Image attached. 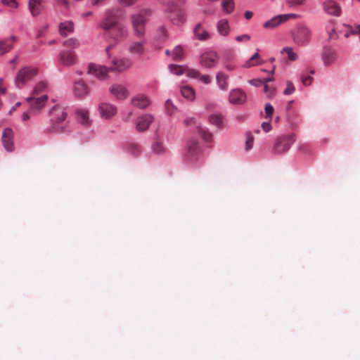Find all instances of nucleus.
Segmentation results:
<instances>
[{"label": "nucleus", "mask_w": 360, "mask_h": 360, "mask_svg": "<svg viewBox=\"0 0 360 360\" xmlns=\"http://www.w3.org/2000/svg\"><path fill=\"white\" fill-rule=\"evenodd\" d=\"M152 13L151 9L145 8L131 15V22L135 36L139 37L144 36L146 25L148 18L151 16Z\"/></svg>", "instance_id": "nucleus-1"}, {"label": "nucleus", "mask_w": 360, "mask_h": 360, "mask_svg": "<svg viewBox=\"0 0 360 360\" xmlns=\"http://www.w3.org/2000/svg\"><path fill=\"white\" fill-rule=\"evenodd\" d=\"M37 74V69L32 66H26L19 70L15 77L16 88L22 89Z\"/></svg>", "instance_id": "nucleus-2"}, {"label": "nucleus", "mask_w": 360, "mask_h": 360, "mask_svg": "<svg viewBox=\"0 0 360 360\" xmlns=\"http://www.w3.org/2000/svg\"><path fill=\"white\" fill-rule=\"evenodd\" d=\"M295 141L293 134H282L277 137L272 151L275 154H283L287 152Z\"/></svg>", "instance_id": "nucleus-3"}, {"label": "nucleus", "mask_w": 360, "mask_h": 360, "mask_svg": "<svg viewBox=\"0 0 360 360\" xmlns=\"http://www.w3.org/2000/svg\"><path fill=\"white\" fill-rule=\"evenodd\" d=\"M292 35L295 44L300 46H307L311 40V31L309 27L301 25L297 27L293 30Z\"/></svg>", "instance_id": "nucleus-4"}, {"label": "nucleus", "mask_w": 360, "mask_h": 360, "mask_svg": "<svg viewBox=\"0 0 360 360\" xmlns=\"http://www.w3.org/2000/svg\"><path fill=\"white\" fill-rule=\"evenodd\" d=\"M165 12L168 13V18L174 25L183 24L186 20L185 11L173 2L168 4L167 7L165 8Z\"/></svg>", "instance_id": "nucleus-5"}, {"label": "nucleus", "mask_w": 360, "mask_h": 360, "mask_svg": "<svg viewBox=\"0 0 360 360\" xmlns=\"http://www.w3.org/2000/svg\"><path fill=\"white\" fill-rule=\"evenodd\" d=\"M219 56L212 50L205 51L199 58L200 65L207 69L214 68L219 63Z\"/></svg>", "instance_id": "nucleus-6"}, {"label": "nucleus", "mask_w": 360, "mask_h": 360, "mask_svg": "<svg viewBox=\"0 0 360 360\" xmlns=\"http://www.w3.org/2000/svg\"><path fill=\"white\" fill-rule=\"evenodd\" d=\"M48 99L49 96L46 94L38 98H35L34 96L25 98V101L29 104V110L33 114L39 112L40 110L45 107Z\"/></svg>", "instance_id": "nucleus-7"}, {"label": "nucleus", "mask_w": 360, "mask_h": 360, "mask_svg": "<svg viewBox=\"0 0 360 360\" xmlns=\"http://www.w3.org/2000/svg\"><path fill=\"white\" fill-rule=\"evenodd\" d=\"M51 122L53 124H60L63 122L68 115L65 108L60 105H56L49 110Z\"/></svg>", "instance_id": "nucleus-8"}, {"label": "nucleus", "mask_w": 360, "mask_h": 360, "mask_svg": "<svg viewBox=\"0 0 360 360\" xmlns=\"http://www.w3.org/2000/svg\"><path fill=\"white\" fill-rule=\"evenodd\" d=\"M98 110L100 116L105 120L112 118L117 112L116 105L108 102H101L99 103Z\"/></svg>", "instance_id": "nucleus-9"}, {"label": "nucleus", "mask_w": 360, "mask_h": 360, "mask_svg": "<svg viewBox=\"0 0 360 360\" xmlns=\"http://www.w3.org/2000/svg\"><path fill=\"white\" fill-rule=\"evenodd\" d=\"M110 70V68L104 65H101L95 63H91L89 65L87 73L92 75L100 80L106 79L108 72Z\"/></svg>", "instance_id": "nucleus-10"}, {"label": "nucleus", "mask_w": 360, "mask_h": 360, "mask_svg": "<svg viewBox=\"0 0 360 360\" xmlns=\"http://www.w3.org/2000/svg\"><path fill=\"white\" fill-rule=\"evenodd\" d=\"M58 60L62 65L71 66L77 63V57L74 51L63 50L59 53Z\"/></svg>", "instance_id": "nucleus-11"}, {"label": "nucleus", "mask_w": 360, "mask_h": 360, "mask_svg": "<svg viewBox=\"0 0 360 360\" xmlns=\"http://www.w3.org/2000/svg\"><path fill=\"white\" fill-rule=\"evenodd\" d=\"M200 151L198 142L195 139H190L186 143V158L188 161L193 162L197 160V156Z\"/></svg>", "instance_id": "nucleus-12"}, {"label": "nucleus", "mask_w": 360, "mask_h": 360, "mask_svg": "<svg viewBox=\"0 0 360 360\" xmlns=\"http://www.w3.org/2000/svg\"><path fill=\"white\" fill-rule=\"evenodd\" d=\"M110 94L117 101H124L129 96L127 89L122 84H115L109 88Z\"/></svg>", "instance_id": "nucleus-13"}, {"label": "nucleus", "mask_w": 360, "mask_h": 360, "mask_svg": "<svg viewBox=\"0 0 360 360\" xmlns=\"http://www.w3.org/2000/svg\"><path fill=\"white\" fill-rule=\"evenodd\" d=\"M117 24V17L115 10H109L102 20L100 26L103 30H110Z\"/></svg>", "instance_id": "nucleus-14"}, {"label": "nucleus", "mask_w": 360, "mask_h": 360, "mask_svg": "<svg viewBox=\"0 0 360 360\" xmlns=\"http://www.w3.org/2000/svg\"><path fill=\"white\" fill-rule=\"evenodd\" d=\"M13 131L11 128H6L2 133V143L5 150L12 152L14 150Z\"/></svg>", "instance_id": "nucleus-15"}, {"label": "nucleus", "mask_w": 360, "mask_h": 360, "mask_svg": "<svg viewBox=\"0 0 360 360\" xmlns=\"http://www.w3.org/2000/svg\"><path fill=\"white\" fill-rule=\"evenodd\" d=\"M247 99L245 93L240 89H232L229 92V101L233 105L243 104Z\"/></svg>", "instance_id": "nucleus-16"}, {"label": "nucleus", "mask_w": 360, "mask_h": 360, "mask_svg": "<svg viewBox=\"0 0 360 360\" xmlns=\"http://www.w3.org/2000/svg\"><path fill=\"white\" fill-rule=\"evenodd\" d=\"M321 59L325 66L331 65L337 59L336 51L330 47H323L321 53Z\"/></svg>", "instance_id": "nucleus-17"}, {"label": "nucleus", "mask_w": 360, "mask_h": 360, "mask_svg": "<svg viewBox=\"0 0 360 360\" xmlns=\"http://www.w3.org/2000/svg\"><path fill=\"white\" fill-rule=\"evenodd\" d=\"M112 65L110 67V70L122 72L130 68L132 62L127 58H114L112 60Z\"/></svg>", "instance_id": "nucleus-18"}, {"label": "nucleus", "mask_w": 360, "mask_h": 360, "mask_svg": "<svg viewBox=\"0 0 360 360\" xmlns=\"http://www.w3.org/2000/svg\"><path fill=\"white\" fill-rule=\"evenodd\" d=\"M128 34L129 32L126 26L117 25L110 33V37L115 43H119L125 39Z\"/></svg>", "instance_id": "nucleus-19"}, {"label": "nucleus", "mask_w": 360, "mask_h": 360, "mask_svg": "<svg viewBox=\"0 0 360 360\" xmlns=\"http://www.w3.org/2000/svg\"><path fill=\"white\" fill-rule=\"evenodd\" d=\"M153 121V117L150 114H144L138 117L136 122V130L144 131L148 129Z\"/></svg>", "instance_id": "nucleus-20"}, {"label": "nucleus", "mask_w": 360, "mask_h": 360, "mask_svg": "<svg viewBox=\"0 0 360 360\" xmlns=\"http://www.w3.org/2000/svg\"><path fill=\"white\" fill-rule=\"evenodd\" d=\"M324 11L329 15L340 16L342 10L340 5L333 0H328L323 4Z\"/></svg>", "instance_id": "nucleus-21"}, {"label": "nucleus", "mask_w": 360, "mask_h": 360, "mask_svg": "<svg viewBox=\"0 0 360 360\" xmlns=\"http://www.w3.org/2000/svg\"><path fill=\"white\" fill-rule=\"evenodd\" d=\"M146 44V41L144 39L140 41H134L129 46L128 51L133 56H141L145 53L144 46Z\"/></svg>", "instance_id": "nucleus-22"}, {"label": "nucleus", "mask_w": 360, "mask_h": 360, "mask_svg": "<svg viewBox=\"0 0 360 360\" xmlns=\"http://www.w3.org/2000/svg\"><path fill=\"white\" fill-rule=\"evenodd\" d=\"M131 103L133 106L145 108L150 105V102L146 96L139 94L131 98Z\"/></svg>", "instance_id": "nucleus-23"}, {"label": "nucleus", "mask_w": 360, "mask_h": 360, "mask_svg": "<svg viewBox=\"0 0 360 360\" xmlns=\"http://www.w3.org/2000/svg\"><path fill=\"white\" fill-rule=\"evenodd\" d=\"M77 120L84 126H89L91 120L89 118V110L85 108L77 109L75 112Z\"/></svg>", "instance_id": "nucleus-24"}, {"label": "nucleus", "mask_w": 360, "mask_h": 360, "mask_svg": "<svg viewBox=\"0 0 360 360\" xmlns=\"http://www.w3.org/2000/svg\"><path fill=\"white\" fill-rule=\"evenodd\" d=\"M73 92L77 97L82 98L88 94V87L81 81L76 82L73 86Z\"/></svg>", "instance_id": "nucleus-25"}, {"label": "nucleus", "mask_w": 360, "mask_h": 360, "mask_svg": "<svg viewBox=\"0 0 360 360\" xmlns=\"http://www.w3.org/2000/svg\"><path fill=\"white\" fill-rule=\"evenodd\" d=\"M231 28L226 19H221L217 22V31L221 37H227Z\"/></svg>", "instance_id": "nucleus-26"}, {"label": "nucleus", "mask_w": 360, "mask_h": 360, "mask_svg": "<svg viewBox=\"0 0 360 360\" xmlns=\"http://www.w3.org/2000/svg\"><path fill=\"white\" fill-rule=\"evenodd\" d=\"M28 8L32 16L39 15L43 9L42 0H30Z\"/></svg>", "instance_id": "nucleus-27"}, {"label": "nucleus", "mask_w": 360, "mask_h": 360, "mask_svg": "<svg viewBox=\"0 0 360 360\" xmlns=\"http://www.w3.org/2000/svg\"><path fill=\"white\" fill-rule=\"evenodd\" d=\"M74 31V23L72 21L67 20L60 23L59 25V32L60 35L67 37L72 34Z\"/></svg>", "instance_id": "nucleus-28"}, {"label": "nucleus", "mask_w": 360, "mask_h": 360, "mask_svg": "<svg viewBox=\"0 0 360 360\" xmlns=\"http://www.w3.org/2000/svg\"><path fill=\"white\" fill-rule=\"evenodd\" d=\"M193 32L195 38L200 41H205L210 38V33L206 30L202 28L201 23L195 25Z\"/></svg>", "instance_id": "nucleus-29"}, {"label": "nucleus", "mask_w": 360, "mask_h": 360, "mask_svg": "<svg viewBox=\"0 0 360 360\" xmlns=\"http://www.w3.org/2000/svg\"><path fill=\"white\" fill-rule=\"evenodd\" d=\"M229 75L222 72H218L216 75V81L219 88L222 91L228 89Z\"/></svg>", "instance_id": "nucleus-30"}, {"label": "nucleus", "mask_w": 360, "mask_h": 360, "mask_svg": "<svg viewBox=\"0 0 360 360\" xmlns=\"http://www.w3.org/2000/svg\"><path fill=\"white\" fill-rule=\"evenodd\" d=\"M283 23L281 17L280 15H276L267 20L263 24V27L266 29L272 30Z\"/></svg>", "instance_id": "nucleus-31"}, {"label": "nucleus", "mask_w": 360, "mask_h": 360, "mask_svg": "<svg viewBox=\"0 0 360 360\" xmlns=\"http://www.w3.org/2000/svg\"><path fill=\"white\" fill-rule=\"evenodd\" d=\"M13 47L9 39H0V56L9 52Z\"/></svg>", "instance_id": "nucleus-32"}, {"label": "nucleus", "mask_w": 360, "mask_h": 360, "mask_svg": "<svg viewBox=\"0 0 360 360\" xmlns=\"http://www.w3.org/2000/svg\"><path fill=\"white\" fill-rule=\"evenodd\" d=\"M181 95L188 101H193L195 97V91L193 88L188 86H184L181 88Z\"/></svg>", "instance_id": "nucleus-33"}, {"label": "nucleus", "mask_w": 360, "mask_h": 360, "mask_svg": "<svg viewBox=\"0 0 360 360\" xmlns=\"http://www.w3.org/2000/svg\"><path fill=\"white\" fill-rule=\"evenodd\" d=\"M281 54H286L287 58L290 61H295L298 58V55L294 51V49L291 46L283 47L281 50Z\"/></svg>", "instance_id": "nucleus-34"}, {"label": "nucleus", "mask_w": 360, "mask_h": 360, "mask_svg": "<svg viewBox=\"0 0 360 360\" xmlns=\"http://www.w3.org/2000/svg\"><path fill=\"white\" fill-rule=\"evenodd\" d=\"M172 59L175 61H181L184 57V52L183 48L180 45H177L174 47L172 53Z\"/></svg>", "instance_id": "nucleus-35"}, {"label": "nucleus", "mask_w": 360, "mask_h": 360, "mask_svg": "<svg viewBox=\"0 0 360 360\" xmlns=\"http://www.w3.org/2000/svg\"><path fill=\"white\" fill-rule=\"evenodd\" d=\"M168 69L171 73L179 76L186 73V68L183 65L170 64Z\"/></svg>", "instance_id": "nucleus-36"}, {"label": "nucleus", "mask_w": 360, "mask_h": 360, "mask_svg": "<svg viewBox=\"0 0 360 360\" xmlns=\"http://www.w3.org/2000/svg\"><path fill=\"white\" fill-rule=\"evenodd\" d=\"M221 7L224 13L231 14L235 9V4L233 0H222Z\"/></svg>", "instance_id": "nucleus-37"}, {"label": "nucleus", "mask_w": 360, "mask_h": 360, "mask_svg": "<svg viewBox=\"0 0 360 360\" xmlns=\"http://www.w3.org/2000/svg\"><path fill=\"white\" fill-rule=\"evenodd\" d=\"M198 131L203 140L207 142L211 141L212 134L209 131V130L207 128L202 127L201 126H198Z\"/></svg>", "instance_id": "nucleus-38"}, {"label": "nucleus", "mask_w": 360, "mask_h": 360, "mask_svg": "<svg viewBox=\"0 0 360 360\" xmlns=\"http://www.w3.org/2000/svg\"><path fill=\"white\" fill-rule=\"evenodd\" d=\"M47 90V84L45 82H38L34 85L33 90H32V94L34 95H38L41 93L45 92Z\"/></svg>", "instance_id": "nucleus-39"}, {"label": "nucleus", "mask_w": 360, "mask_h": 360, "mask_svg": "<svg viewBox=\"0 0 360 360\" xmlns=\"http://www.w3.org/2000/svg\"><path fill=\"white\" fill-rule=\"evenodd\" d=\"M127 153L132 156H137L140 153V149L137 144L135 143H129L127 148Z\"/></svg>", "instance_id": "nucleus-40"}, {"label": "nucleus", "mask_w": 360, "mask_h": 360, "mask_svg": "<svg viewBox=\"0 0 360 360\" xmlns=\"http://www.w3.org/2000/svg\"><path fill=\"white\" fill-rule=\"evenodd\" d=\"M306 0H285V5L290 8H296L304 5Z\"/></svg>", "instance_id": "nucleus-41"}, {"label": "nucleus", "mask_w": 360, "mask_h": 360, "mask_svg": "<svg viewBox=\"0 0 360 360\" xmlns=\"http://www.w3.org/2000/svg\"><path fill=\"white\" fill-rule=\"evenodd\" d=\"M258 51L259 50L257 49V52L255 54H253L248 60L246 61L245 67L250 68L251 66L257 65L262 63V62L259 60H257V61L254 62L255 60L259 59V58Z\"/></svg>", "instance_id": "nucleus-42"}, {"label": "nucleus", "mask_w": 360, "mask_h": 360, "mask_svg": "<svg viewBox=\"0 0 360 360\" xmlns=\"http://www.w3.org/2000/svg\"><path fill=\"white\" fill-rule=\"evenodd\" d=\"M152 152L157 155L162 154L165 152L164 147L160 142H155L151 146Z\"/></svg>", "instance_id": "nucleus-43"}, {"label": "nucleus", "mask_w": 360, "mask_h": 360, "mask_svg": "<svg viewBox=\"0 0 360 360\" xmlns=\"http://www.w3.org/2000/svg\"><path fill=\"white\" fill-rule=\"evenodd\" d=\"M210 122L217 127H219L222 124V118L219 115H211L209 117Z\"/></svg>", "instance_id": "nucleus-44"}, {"label": "nucleus", "mask_w": 360, "mask_h": 360, "mask_svg": "<svg viewBox=\"0 0 360 360\" xmlns=\"http://www.w3.org/2000/svg\"><path fill=\"white\" fill-rule=\"evenodd\" d=\"M63 44L73 49L77 48L79 46V41L74 38L67 39L63 42Z\"/></svg>", "instance_id": "nucleus-45"}, {"label": "nucleus", "mask_w": 360, "mask_h": 360, "mask_svg": "<svg viewBox=\"0 0 360 360\" xmlns=\"http://www.w3.org/2000/svg\"><path fill=\"white\" fill-rule=\"evenodd\" d=\"M254 139L252 135L248 134L246 135V141H245V150L248 151L251 150L253 147Z\"/></svg>", "instance_id": "nucleus-46"}, {"label": "nucleus", "mask_w": 360, "mask_h": 360, "mask_svg": "<svg viewBox=\"0 0 360 360\" xmlns=\"http://www.w3.org/2000/svg\"><path fill=\"white\" fill-rule=\"evenodd\" d=\"M264 110L266 113L265 117L266 119H271L274 112V108L272 105L269 103H266L264 107Z\"/></svg>", "instance_id": "nucleus-47"}, {"label": "nucleus", "mask_w": 360, "mask_h": 360, "mask_svg": "<svg viewBox=\"0 0 360 360\" xmlns=\"http://www.w3.org/2000/svg\"><path fill=\"white\" fill-rule=\"evenodd\" d=\"M301 81L304 86H308L311 85V84L312 83L313 77L308 75H303L301 77Z\"/></svg>", "instance_id": "nucleus-48"}, {"label": "nucleus", "mask_w": 360, "mask_h": 360, "mask_svg": "<svg viewBox=\"0 0 360 360\" xmlns=\"http://www.w3.org/2000/svg\"><path fill=\"white\" fill-rule=\"evenodd\" d=\"M186 73L188 77L196 79L198 80L200 75L199 71L194 69L188 70L187 71L186 70Z\"/></svg>", "instance_id": "nucleus-49"}, {"label": "nucleus", "mask_w": 360, "mask_h": 360, "mask_svg": "<svg viewBox=\"0 0 360 360\" xmlns=\"http://www.w3.org/2000/svg\"><path fill=\"white\" fill-rule=\"evenodd\" d=\"M1 3L11 8H17L18 4L15 0H1Z\"/></svg>", "instance_id": "nucleus-50"}, {"label": "nucleus", "mask_w": 360, "mask_h": 360, "mask_svg": "<svg viewBox=\"0 0 360 360\" xmlns=\"http://www.w3.org/2000/svg\"><path fill=\"white\" fill-rule=\"evenodd\" d=\"M157 32H158V36L159 39H163L166 38L167 36V30L163 26L159 27L158 29Z\"/></svg>", "instance_id": "nucleus-51"}, {"label": "nucleus", "mask_w": 360, "mask_h": 360, "mask_svg": "<svg viewBox=\"0 0 360 360\" xmlns=\"http://www.w3.org/2000/svg\"><path fill=\"white\" fill-rule=\"evenodd\" d=\"M295 89L292 83L289 82L287 83V86L285 90L283 91V94L284 95L288 96L292 94L295 91Z\"/></svg>", "instance_id": "nucleus-52"}, {"label": "nucleus", "mask_w": 360, "mask_h": 360, "mask_svg": "<svg viewBox=\"0 0 360 360\" xmlns=\"http://www.w3.org/2000/svg\"><path fill=\"white\" fill-rule=\"evenodd\" d=\"M212 79L208 75H200L198 82H202L204 84H208L211 82Z\"/></svg>", "instance_id": "nucleus-53"}, {"label": "nucleus", "mask_w": 360, "mask_h": 360, "mask_svg": "<svg viewBox=\"0 0 360 360\" xmlns=\"http://www.w3.org/2000/svg\"><path fill=\"white\" fill-rule=\"evenodd\" d=\"M249 84L255 87H259L263 85V81L260 79H252L249 80Z\"/></svg>", "instance_id": "nucleus-54"}, {"label": "nucleus", "mask_w": 360, "mask_h": 360, "mask_svg": "<svg viewBox=\"0 0 360 360\" xmlns=\"http://www.w3.org/2000/svg\"><path fill=\"white\" fill-rule=\"evenodd\" d=\"M165 108H166V110H167V112L169 113H172L173 112V110L174 109L175 107L173 105L172 101L170 99H167L165 101Z\"/></svg>", "instance_id": "nucleus-55"}, {"label": "nucleus", "mask_w": 360, "mask_h": 360, "mask_svg": "<svg viewBox=\"0 0 360 360\" xmlns=\"http://www.w3.org/2000/svg\"><path fill=\"white\" fill-rule=\"evenodd\" d=\"M120 4L123 6L128 7L134 5L136 0H117Z\"/></svg>", "instance_id": "nucleus-56"}, {"label": "nucleus", "mask_w": 360, "mask_h": 360, "mask_svg": "<svg viewBox=\"0 0 360 360\" xmlns=\"http://www.w3.org/2000/svg\"><path fill=\"white\" fill-rule=\"evenodd\" d=\"M250 36L248 34H244L242 35L237 36L236 37V40L238 42L240 41H248L250 39Z\"/></svg>", "instance_id": "nucleus-57"}, {"label": "nucleus", "mask_w": 360, "mask_h": 360, "mask_svg": "<svg viewBox=\"0 0 360 360\" xmlns=\"http://www.w3.org/2000/svg\"><path fill=\"white\" fill-rule=\"evenodd\" d=\"M283 22L287 21L290 18H294L297 17V15L295 13H288V14H280Z\"/></svg>", "instance_id": "nucleus-58"}, {"label": "nucleus", "mask_w": 360, "mask_h": 360, "mask_svg": "<svg viewBox=\"0 0 360 360\" xmlns=\"http://www.w3.org/2000/svg\"><path fill=\"white\" fill-rule=\"evenodd\" d=\"M347 27L349 29L350 34H357L360 32V25H357L354 27L350 25H347Z\"/></svg>", "instance_id": "nucleus-59"}, {"label": "nucleus", "mask_w": 360, "mask_h": 360, "mask_svg": "<svg viewBox=\"0 0 360 360\" xmlns=\"http://www.w3.org/2000/svg\"><path fill=\"white\" fill-rule=\"evenodd\" d=\"M262 129L265 131V132H269L271 130L272 127H271V125L270 124V122H264L262 124Z\"/></svg>", "instance_id": "nucleus-60"}, {"label": "nucleus", "mask_w": 360, "mask_h": 360, "mask_svg": "<svg viewBox=\"0 0 360 360\" xmlns=\"http://www.w3.org/2000/svg\"><path fill=\"white\" fill-rule=\"evenodd\" d=\"M30 112H31L29 110L27 112H24L22 115V120L27 121V120H30Z\"/></svg>", "instance_id": "nucleus-61"}, {"label": "nucleus", "mask_w": 360, "mask_h": 360, "mask_svg": "<svg viewBox=\"0 0 360 360\" xmlns=\"http://www.w3.org/2000/svg\"><path fill=\"white\" fill-rule=\"evenodd\" d=\"M105 0H89L92 6H100Z\"/></svg>", "instance_id": "nucleus-62"}, {"label": "nucleus", "mask_w": 360, "mask_h": 360, "mask_svg": "<svg viewBox=\"0 0 360 360\" xmlns=\"http://www.w3.org/2000/svg\"><path fill=\"white\" fill-rule=\"evenodd\" d=\"M194 121H195L194 117H187V118H186V119L184 120V124L185 125H189V124H192L193 122H194Z\"/></svg>", "instance_id": "nucleus-63"}, {"label": "nucleus", "mask_w": 360, "mask_h": 360, "mask_svg": "<svg viewBox=\"0 0 360 360\" xmlns=\"http://www.w3.org/2000/svg\"><path fill=\"white\" fill-rule=\"evenodd\" d=\"M244 16L247 20H250L253 16V13L250 11H246L244 13Z\"/></svg>", "instance_id": "nucleus-64"}]
</instances>
